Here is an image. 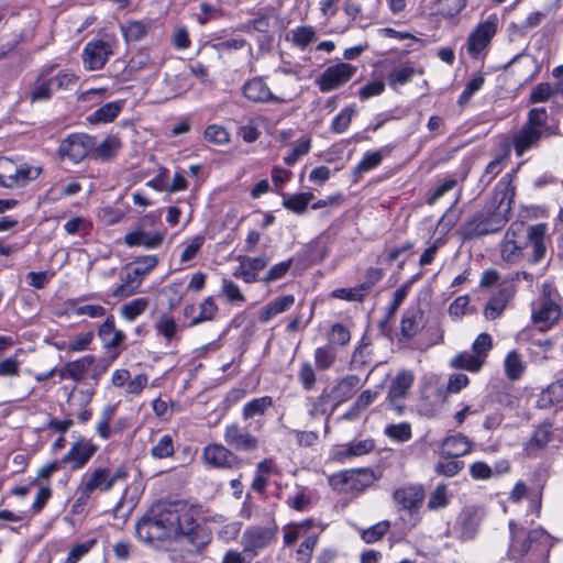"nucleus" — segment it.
Instances as JSON below:
<instances>
[{
	"instance_id": "obj_1",
	"label": "nucleus",
	"mask_w": 563,
	"mask_h": 563,
	"mask_svg": "<svg viewBox=\"0 0 563 563\" xmlns=\"http://www.w3.org/2000/svg\"><path fill=\"white\" fill-rule=\"evenodd\" d=\"M547 225L539 223L527 225L525 222H512L500 244L501 258L510 264L526 260L530 264L541 262L547 253Z\"/></svg>"
},
{
	"instance_id": "obj_2",
	"label": "nucleus",
	"mask_w": 563,
	"mask_h": 563,
	"mask_svg": "<svg viewBox=\"0 0 563 563\" xmlns=\"http://www.w3.org/2000/svg\"><path fill=\"white\" fill-rule=\"evenodd\" d=\"M511 542L508 549L510 560L519 563H545L554 540L543 528L539 527L525 533L515 521L509 522Z\"/></svg>"
},
{
	"instance_id": "obj_3",
	"label": "nucleus",
	"mask_w": 563,
	"mask_h": 563,
	"mask_svg": "<svg viewBox=\"0 0 563 563\" xmlns=\"http://www.w3.org/2000/svg\"><path fill=\"white\" fill-rule=\"evenodd\" d=\"M77 79V76L68 69L57 70L54 65L43 67L30 84L26 98L31 103L48 101L56 91L74 86Z\"/></svg>"
},
{
	"instance_id": "obj_4",
	"label": "nucleus",
	"mask_w": 563,
	"mask_h": 563,
	"mask_svg": "<svg viewBox=\"0 0 563 563\" xmlns=\"http://www.w3.org/2000/svg\"><path fill=\"white\" fill-rule=\"evenodd\" d=\"M173 509L153 507L135 527L137 538L146 543H154L175 538Z\"/></svg>"
},
{
	"instance_id": "obj_5",
	"label": "nucleus",
	"mask_w": 563,
	"mask_h": 563,
	"mask_svg": "<svg viewBox=\"0 0 563 563\" xmlns=\"http://www.w3.org/2000/svg\"><path fill=\"white\" fill-rule=\"evenodd\" d=\"M506 222L507 219L500 208L489 203L470 218L460 228L459 234L464 241L478 239L500 231Z\"/></svg>"
},
{
	"instance_id": "obj_6",
	"label": "nucleus",
	"mask_w": 563,
	"mask_h": 563,
	"mask_svg": "<svg viewBox=\"0 0 563 563\" xmlns=\"http://www.w3.org/2000/svg\"><path fill=\"white\" fill-rule=\"evenodd\" d=\"M561 314L560 295L549 285H543L541 296L531 302L532 324L542 332L549 331L558 323Z\"/></svg>"
},
{
	"instance_id": "obj_7",
	"label": "nucleus",
	"mask_w": 563,
	"mask_h": 563,
	"mask_svg": "<svg viewBox=\"0 0 563 563\" xmlns=\"http://www.w3.org/2000/svg\"><path fill=\"white\" fill-rule=\"evenodd\" d=\"M126 476L128 474L123 470L112 473L104 467H97L87 472L80 481L78 497L74 507L87 505L96 490L109 492L118 481L124 479Z\"/></svg>"
},
{
	"instance_id": "obj_8",
	"label": "nucleus",
	"mask_w": 563,
	"mask_h": 563,
	"mask_svg": "<svg viewBox=\"0 0 563 563\" xmlns=\"http://www.w3.org/2000/svg\"><path fill=\"white\" fill-rule=\"evenodd\" d=\"M375 481L374 472L368 468L344 471L329 477V485L341 494L360 495Z\"/></svg>"
},
{
	"instance_id": "obj_9",
	"label": "nucleus",
	"mask_w": 563,
	"mask_h": 563,
	"mask_svg": "<svg viewBox=\"0 0 563 563\" xmlns=\"http://www.w3.org/2000/svg\"><path fill=\"white\" fill-rule=\"evenodd\" d=\"M42 174V167L16 164L8 157H0V186L15 188L26 185Z\"/></svg>"
},
{
	"instance_id": "obj_10",
	"label": "nucleus",
	"mask_w": 563,
	"mask_h": 563,
	"mask_svg": "<svg viewBox=\"0 0 563 563\" xmlns=\"http://www.w3.org/2000/svg\"><path fill=\"white\" fill-rule=\"evenodd\" d=\"M278 528L276 525L262 527H247L241 538L243 553L247 556L255 558L261 551L266 549L277 537Z\"/></svg>"
},
{
	"instance_id": "obj_11",
	"label": "nucleus",
	"mask_w": 563,
	"mask_h": 563,
	"mask_svg": "<svg viewBox=\"0 0 563 563\" xmlns=\"http://www.w3.org/2000/svg\"><path fill=\"white\" fill-rule=\"evenodd\" d=\"M95 137L85 133H73L64 139L58 146L57 153L60 159L71 163L81 162L90 151L93 150Z\"/></svg>"
},
{
	"instance_id": "obj_12",
	"label": "nucleus",
	"mask_w": 563,
	"mask_h": 563,
	"mask_svg": "<svg viewBox=\"0 0 563 563\" xmlns=\"http://www.w3.org/2000/svg\"><path fill=\"white\" fill-rule=\"evenodd\" d=\"M424 489L420 484H407L397 488L393 494L395 504L407 511L412 520L411 526L419 521V510L424 500Z\"/></svg>"
},
{
	"instance_id": "obj_13",
	"label": "nucleus",
	"mask_w": 563,
	"mask_h": 563,
	"mask_svg": "<svg viewBox=\"0 0 563 563\" xmlns=\"http://www.w3.org/2000/svg\"><path fill=\"white\" fill-rule=\"evenodd\" d=\"M203 462L212 468L233 470L242 464L241 459L228 445L210 443L203 448Z\"/></svg>"
},
{
	"instance_id": "obj_14",
	"label": "nucleus",
	"mask_w": 563,
	"mask_h": 563,
	"mask_svg": "<svg viewBox=\"0 0 563 563\" xmlns=\"http://www.w3.org/2000/svg\"><path fill=\"white\" fill-rule=\"evenodd\" d=\"M223 440L234 452H254L260 448V439L238 422L224 428Z\"/></svg>"
},
{
	"instance_id": "obj_15",
	"label": "nucleus",
	"mask_w": 563,
	"mask_h": 563,
	"mask_svg": "<svg viewBox=\"0 0 563 563\" xmlns=\"http://www.w3.org/2000/svg\"><path fill=\"white\" fill-rule=\"evenodd\" d=\"M357 67L347 63H338L324 69L316 80L322 92H330L345 85L356 73Z\"/></svg>"
},
{
	"instance_id": "obj_16",
	"label": "nucleus",
	"mask_w": 563,
	"mask_h": 563,
	"mask_svg": "<svg viewBox=\"0 0 563 563\" xmlns=\"http://www.w3.org/2000/svg\"><path fill=\"white\" fill-rule=\"evenodd\" d=\"M496 20L495 16H489L470 33L465 47L471 57L478 58L487 48L497 31Z\"/></svg>"
},
{
	"instance_id": "obj_17",
	"label": "nucleus",
	"mask_w": 563,
	"mask_h": 563,
	"mask_svg": "<svg viewBox=\"0 0 563 563\" xmlns=\"http://www.w3.org/2000/svg\"><path fill=\"white\" fill-rule=\"evenodd\" d=\"M98 450L91 440L80 438L74 442L68 452L62 457L64 464H69L73 471L80 470L90 461Z\"/></svg>"
},
{
	"instance_id": "obj_18",
	"label": "nucleus",
	"mask_w": 563,
	"mask_h": 563,
	"mask_svg": "<svg viewBox=\"0 0 563 563\" xmlns=\"http://www.w3.org/2000/svg\"><path fill=\"white\" fill-rule=\"evenodd\" d=\"M113 54L112 44L108 41L97 40L87 43L84 49V64L90 70L101 69Z\"/></svg>"
},
{
	"instance_id": "obj_19",
	"label": "nucleus",
	"mask_w": 563,
	"mask_h": 563,
	"mask_svg": "<svg viewBox=\"0 0 563 563\" xmlns=\"http://www.w3.org/2000/svg\"><path fill=\"white\" fill-rule=\"evenodd\" d=\"M98 336L101 340L103 347L108 351H113L112 360H115L121 350L124 349L125 334L123 331L115 328L114 317L108 316L107 319L98 328Z\"/></svg>"
},
{
	"instance_id": "obj_20",
	"label": "nucleus",
	"mask_w": 563,
	"mask_h": 563,
	"mask_svg": "<svg viewBox=\"0 0 563 563\" xmlns=\"http://www.w3.org/2000/svg\"><path fill=\"white\" fill-rule=\"evenodd\" d=\"M556 439L559 442L562 441L561 438L554 434L553 424L544 421L534 429L530 439L525 443L523 450L528 456H537Z\"/></svg>"
},
{
	"instance_id": "obj_21",
	"label": "nucleus",
	"mask_w": 563,
	"mask_h": 563,
	"mask_svg": "<svg viewBox=\"0 0 563 563\" xmlns=\"http://www.w3.org/2000/svg\"><path fill=\"white\" fill-rule=\"evenodd\" d=\"M243 96L254 103H282L285 100L275 96L261 77L249 79L242 88Z\"/></svg>"
},
{
	"instance_id": "obj_22",
	"label": "nucleus",
	"mask_w": 563,
	"mask_h": 563,
	"mask_svg": "<svg viewBox=\"0 0 563 563\" xmlns=\"http://www.w3.org/2000/svg\"><path fill=\"white\" fill-rule=\"evenodd\" d=\"M239 266L234 269L233 276L241 278L246 284H253L258 280V274L263 271L269 258L266 256L250 257L245 255L238 256Z\"/></svg>"
},
{
	"instance_id": "obj_23",
	"label": "nucleus",
	"mask_w": 563,
	"mask_h": 563,
	"mask_svg": "<svg viewBox=\"0 0 563 563\" xmlns=\"http://www.w3.org/2000/svg\"><path fill=\"white\" fill-rule=\"evenodd\" d=\"M173 515L176 517L174 522L175 538H186L190 543L197 544L200 533V527L192 514L188 510L179 512L173 509Z\"/></svg>"
},
{
	"instance_id": "obj_24",
	"label": "nucleus",
	"mask_w": 563,
	"mask_h": 563,
	"mask_svg": "<svg viewBox=\"0 0 563 563\" xmlns=\"http://www.w3.org/2000/svg\"><path fill=\"white\" fill-rule=\"evenodd\" d=\"M426 324L424 312L420 305L409 307L401 319L400 333L406 339L417 335Z\"/></svg>"
},
{
	"instance_id": "obj_25",
	"label": "nucleus",
	"mask_w": 563,
	"mask_h": 563,
	"mask_svg": "<svg viewBox=\"0 0 563 563\" xmlns=\"http://www.w3.org/2000/svg\"><path fill=\"white\" fill-rule=\"evenodd\" d=\"M375 449V442L372 439H365L360 441H353L343 445H340L333 452V459L338 462H344L346 460L362 456L371 453Z\"/></svg>"
},
{
	"instance_id": "obj_26",
	"label": "nucleus",
	"mask_w": 563,
	"mask_h": 563,
	"mask_svg": "<svg viewBox=\"0 0 563 563\" xmlns=\"http://www.w3.org/2000/svg\"><path fill=\"white\" fill-rule=\"evenodd\" d=\"M164 236L165 232H146L143 229H135L125 234L124 243L129 247L157 249L163 243Z\"/></svg>"
},
{
	"instance_id": "obj_27",
	"label": "nucleus",
	"mask_w": 563,
	"mask_h": 563,
	"mask_svg": "<svg viewBox=\"0 0 563 563\" xmlns=\"http://www.w3.org/2000/svg\"><path fill=\"white\" fill-rule=\"evenodd\" d=\"M472 441L461 433L449 435L441 443L440 455L446 457L464 456L472 451Z\"/></svg>"
},
{
	"instance_id": "obj_28",
	"label": "nucleus",
	"mask_w": 563,
	"mask_h": 563,
	"mask_svg": "<svg viewBox=\"0 0 563 563\" xmlns=\"http://www.w3.org/2000/svg\"><path fill=\"white\" fill-rule=\"evenodd\" d=\"M95 364L93 355H85L75 361L67 362L59 371V376L63 379H73L77 383L85 379L90 366Z\"/></svg>"
},
{
	"instance_id": "obj_29",
	"label": "nucleus",
	"mask_w": 563,
	"mask_h": 563,
	"mask_svg": "<svg viewBox=\"0 0 563 563\" xmlns=\"http://www.w3.org/2000/svg\"><path fill=\"white\" fill-rule=\"evenodd\" d=\"M143 283V278L136 274L134 269L124 267L121 273V284H119L112 291L113 297L124 299L139 292Z\"/></svg>"
},
{
	"instance_id": "obj_30",
	"label": "nucleus",
	"mask_w": 563,
	"mask_h": 563,
	"mask_svg": "<svg viewBox=\"0 0 563 563\" xmlns=\"http://www.w3.org/2000/svg\"><path fill=\"white\" fill-rule=\"evenodd\" d=\"M541 137V133L522 125V128L512 136V146L516 155L522 156L526 152L536 147Z\"/></svg>"
},
{
	"instance_id": "obj_31",
	"label": "nucleus",
	"mask_w": 563,
	"mask_h": 563,
	"mask_svg": "<svg viewBox=\"0 0 563 563\" xmlns=\"http://www.w3.org/2000/svg\"><path fill=\"white\" fill-rule=\"evenodd\" d=\"M514 296V290L510 286L501 288L495 296H493L484 309V316L488 320L497 319L505 310L506 306Z\"/></svg>"
},
{
	"instance_id": "obj_32",
	"label": "nucleus",
	"mask_w": 563,
	"mask_h": 563,
	"mask_svg": "<svg viewBox=\"0 0 563 563\" xmlns=\"http://www.w3.org/2000/svg\"><path fill=\"white\" fill-rule=\"evenodd\" d=\"M122 147V143L118 136L109 135L98 145L95 144L90 151L91 157L100 162H109L113 159Z\"/></svg>"
},
{
	"instance_id": "obj_33",
	"label": "nucleus",
	"mask_w": 563,
	"mask_h": 563,
	"mask_svg": "<svg viewBox=\"0 0 563 563\" xmlns=\"http://www.w3.org/2000/svg\"><path fill=\"white\" fill-rule=\"evenodd\" d=\"M295 300L296 299L294 295H284L275 298L260 312L258 320L262 323H267L275 316L290 309L295 303Z\"/></svg>"
},
{
	"instance_id": "obj_34",
	"label": "nucleus",
	"mask_w": 563,
	"mask_h": 563,
	"mask_svg": "<svg viewBox=\"0 0 563 563\" xmlns=\"http://www.w3.org/2000/svg\"><path fill=\"white\" fill-rule=\"evenodd\" d=\"M124 100L108 102L95 110L87 120L92 124L112 122L124 107Z\"/></svg>"
},
{
	"instance_id": "obj_35",
	"label": "nucleus",
	"mask_w": 563,
	"mask_h": 563,
	"mask_svg": "<svg viewBox=\"0 0 563 563\" xmlns=\"http://www.w3.org/2000/svg\"><path fill=\"white\" fill-rule=\"evenodd\" d=\"M154 329L158 335H162L167 342L179 341L180 327L175 318L168 313L162 314L154 324Z\"/></svg>"
},
{
	"instance_id": "obj_36",
	"label": "nucleus",
	"mask_w": 563,
	"mask_h": 563,
	"mask_svg": "<svg viewBox=\"0 0 563 563\" xmlns=\"http://www.w3.org/2000/svg\"><path fill=\"white\" fill-rule=\"evenodd\" d=\"M481 357L468 351H463L450 361V366L455 369H465L471 373H478L484 366Z\"/></svg>"
},
{
	"instance_id": "obj_37",
	"label": "nucleus",
	"mask_w": 563,
	"mask_h": 563,
	"mask_svg": "<svg viewBox=\"0 0 563 563\" xmlns=\"http://www.w3.org/2000/svg\"><path fill=\"white\" fill-rule=\"evenodd\" d=\"M273 405L274 401L271 396L254 398L243 406L242 419L246 421L254 419L255 417H262L269 408L273 407Z\"/></svg>"
},
{
	"instance_id": "obj_38",
	"label": "nucleus",
	"mask_w": 563,
	"mask_h": 563,
	"mask_svg": "<svg viewBox=\"0 0 563 563\" xmlns=\"http://www.w3.org/2000/svg\"><path fill=\"white\" fill-rule=\"evenodd\" d=\"M563 402V376L550 384L539 396L537 406L548 408L551 405Z\"/></svg>"
},
{
	"instance_id": "obj_39",
	"label": "nucleus",
	"mask_w": 563,
	"mask_h": 563,
	"mask_svg": "<svg viewBox=\"0 0 563 563\" xmlns=\"http://www.w3.org/2000/svg\"><path fill=\"white\" fill-rule=\"evenodd\" d=\"M82 298L70 299L67 301L69 311L75 316H87L91 319H98L106 316L107 310L101 305H84Z\"/></svg>"
},
{
	"instance_id": "obj_40",
	"label": "nucleus",
	"mask_w": 563,
	"mask_h": 563,
	"mask_svg": "<svg viewBox=\"0 0 563 563\" xmlns=\"http://www.w3.org/2000/svg\"><path fill=\"white\" fill-rule=\"evenodd\" d=\"M413 383V375L410 372L397 374L389 388L388 398L391 402L402 399Z\"/></svg>"
},
{
	"instance_id": "obj_41",
	"label": "nucleus",
	"mask_w": 563,
	"mask_h": 563,
	"mask_svg": "<svg viewBox=\"0 0 563 563\" xmlns=\"http://www.w3.org/2000/svg\"><path fill=\"white\" fill-rule=\"evenodd\" d=\"M288 40L298 48L305 49L318 38L317 32L311 25L298 26L290 31Z\"/></svg>"
},
{
	"instance_id": "obj_42",
	"label": "nucleus",
	"mask_w": 563,
	"mask_h": 563,
	"mask_svg": "<svg viewBox=\"0 0 563 563\" xmlns=\"http://www.w3.org/2000/svg\"><path fill=\"white\" fill-rule=\"evenodd\" d=\"M378 395L379 393L377 390L366 389L362 391L345 413V417L350 420L356 419L361 412L376 401Z\"/></svg>"
},
{
	"instance_id": "obj_43",
	"label": "nucleus",
	"mask_w": 563,
	"mask_h": 563,
	"mask_svg": "<svg viewBox=\"0 0 563 563\" xmlns=\"http://www.w3.org/2000/svg\"><path fill=\"white\" fill-rule=\"evenodd\" d=\"M150 300L145 297L135 298L129 302H125L120 308V316L129 321H134L137 317L143 314L148 308Z\"/></svg>"
},
{
	"instance_id": "obj_44",
	"label": "nucleus",
	"mask_w": 563,
	"mask_h": 563,
	"mask_svg": "<svg viewBox=\"0 0 563 563\" xmlns=\"http://www.w3.org/2000/svg\"><path fill=\"white\" fill-rule=\"evenodd\" d=\"M504 366L507 377L511 380L519 379L526 368L525 362L517 351H511L507 354Z\"/></svg>"
},
{
	"instance_id": "obj_45",
	"label": "nucleus",
	"mask_w": 563,
	"mask_h": 563,
	"mask_svg": "<svg viewBox=\"0 0 563 563\" xmlns=\"http://www.w3.org/2000/svg\"><path fill=\"white\" fill-rule=\"evenodd\" d=\"M312 199V192L295 194L288 197H284L283 206L297 214H302L307 210V207Z\"/></svg>"
},
{
	"instance_id": "obj_46",
	"label": "nucleus",
	"mask_w": 563,
	"mask_h": 563,
	"mask_svg": "<svg viewBox=\"0 0 563 563\" xmlns=\"http://www.w3.org/2000/svg\"><path fill=\"white\" fill-rule=\"evenodd\" d=\"M313 356L316 367L319 371L331 368L336 361V352L334 347L329 344L317 347Z\"/></svg>"
},
{
	"instance_id": "obj_47",
	"label": "nucleus",
	"mask_w": 563,
	"mask_h": 563,
	"mask_svg": "<svg viewBox=\"0 0 563 563\" xmlns=\"http://www.w3.org/2000/svg\"><path fill=\"white\" fill-rule=\"evenodd\" d=\"M115 411L117 405L109 404L103 407L100 413L99 421L96 426V431L102 440H108L112 434L110 422L113 419Z\"/></svg>"
},
{
	"instance_id": "obj_48",
	"label": "nucleus",
	"mask_w": 563,
	"mask_h": 563,
	"mask_svg": "<svg viewBox=\"0 0 563 563\" xmlns=\"http://www.w3.org/2000/svg\"><path fill=\"white\" fill-rule=\"evenodd\" d=\"M464 468V462L456 457L441 456L434 465V472L438 475L453 477Z\"/></svg>"
},
{
	"instance_id": "obj_49",
	"label": "nucleus",
	"mask_w": 563,
	"mask_h": 563,
	"mask_svg": "<svg viewBox=\"0 0 563 563\" xmlns=\"http://www.w3.org/2000/svg\"><path fill=\"white\" fill-rule=\"evenodd\" d=\"M358 384V376L349 375L338 383V385L333 389V394L339 399V401H345L352 397Z\"/></svg>"
},
{
	"instance_id": "obj_50",
	"label": "nucleus",
	"mask_w": 563,
	"mask_h": 563,
	"mask_svg": "<svg viewBox=\"0 0 563 563\" xmlns=\"http://www.w3.org/2000/svg\"><path fill=\"white\" fill-rule=\"evenodd\" d=\"M451 495L445 484H439L431 492L428 499V508L430 510H439L445 508L450 504Z\"/></svg>"
},
{
	"instance_id": "obj_51",
	"label": "nucleus",
	"mask_w": 563,
	"mask_h": 563,
	"mask_svg": "<svg viewBox=\"0 0 563 563\" xmlns=\"http://www.w3.org/2000/svg\"><path fill=\"white\" fill-rule=\"evenodd\" d=\"M548 111L545 108H533L529 111L527 121L523 125L541 133L542 135L548 131L547 129Z\"/></svg>"
},
{
	"instance_id": "obj_52",
	"label": "nucleus",
	"mask_w": 563,
	"mask_h": 563,
	"mask_svg": "<svg viewBox=\"0 0 563 563\" xmlns=\"http://www.w3.org/2000/svg\"><path fill=\"white\" fill-rule=\"evenodd\" d=\"M218 313V306L212 296L203 299L199 305V314L190 321V325H197L199 323L211 321Z\"/></svg>"
},
{
	"instance_id": "obj_53",
	"label": "nucleus",
	"mask_w": 563,
	"mask_h": 563,
	"mask_svg": "<svg viewBox=\"0 0 563 563\" xmlns=\"http://www.w3.org/2000/svg\"><path fill=\"white\" fill-rule=\"evenodd\" d=\"M390 528L389 520L379 521L367 529L361 530V538L365 543H375L383 539Z\"/></svg>"
},
{
	"instance_id": "obj_54",
	"label": "nucleus",
	"mask_w": 563,
	"mask_h": 563,
	"mask_svg": "<svg viewBox=\"0 0 563 563\" xmlns=\"http://www.w3.org/2000/svg\"><path fill=\"white\" fill-rule=\"evenodd\" d=\"M121 32L126 42H136L145 36L147 24L142 21H129L121 24Z\"/></svg>"
},
{
	"instance_id": "obj_55",
	"label": "nucleus",
	"mask_w": 563,
	"mask_h": 563,
	"mask_svg": "<svg viewBox=\"0 0 563 563\" xmlns=\"http://www.w3.org/2000/svg\"><path fill=\"white\" fill-rule=\"evenodd\" d=\"M355 114L354 106L343 108L339 114H336L331 122V131L336 134H341L347 130L351 124L352 118Z\"/></svg>"
},
{
	"instance_id": "obj_56",
	"label": "nucleus",
	"mask_w": 563,
	"mask_h": 563,
	"mask_svg": "<svg viewBox=\"0 0 563 563\" xmlns=\"http://www.w3.org/2000/svg\"><path fill=\"white\" fill-rule=\"evenodd\" d=\"M413 75L415 69L412 66L402 65L399 67H395L388 76V84L390 87L396 89L398 86L409 82L412 79Z\"/></svg>"
},
{
	"instance_id": "obj_57",
	"label": "nucleus",
	"mask_w": 563,
	"mask_h": 563,
	"mask_svg": "<svg viewBox=\"0 0 563 563\" xmlns=\"http://www.w3.org/2000/svg\"><path fill=\"white\" fill-rule=\"evenodd\" d=\"M385 434L393 441L407 442L411 439L412 430L408 422H400L395 424H388L385 428Z\"/></svg>"
},
{
	"instance_id": "obj_58",
	"label": "nucleus",
	"mask_w": 563,
	"mask_h": 563,
	"mask_svg": "<svg viewBox=\"0 0 563 563\" xmlns=\"http://www.w3.org/2000/svg\"><path fill=\"white\" fill-rule=\"evenodd\" d=\"M158 264V258L156 255H143L136 257L132 263L126 266L131 269H134L139 276L144 279V276L147 275L152 269L156 267Z\"/></svg>"
},
{
	"instance_id": "obj_59",
	"label": "nucleus",
	"mask_w": 563,
	"mask_h": 563,
	"mask_svg": "<svg viewBox=\"0 0 563 563\" xmlns=\"http://www.w3.org/2000/svg\"><path fill=\"white\" fill-rule=\"evenodd\" d=\"M207 142L216 145H224L230 142V134L227 129L220 124L208 125L203 132Z\"/></svg>"
},
{
	"instance_id": "obj_60",
	"label": "nucleus",
	"mask_w": 563,
	"mask_h": 563,
	"mask_svg": "<svg viewBox=\"0 0 563 563\" xmlns=\"http://www.w3.org/2000/svg\"><path fill=\"white\" fill-rule=\"evenodd\" d=\"M466 5V0H437L435 12L444 18L459 14Z\"/></svg>"
},
{
	"instance_id": "obj_61",
	"label": "nucleus",
	"mask_w": 563,
	"mask_h": 563,
	"mask_svg": "<svg viewBox=\"0 0 563 563\" xmlns=\"http://www.w3.org/2000/svg\"><path fill=\"white\" fill-rule=\"evenodd\" d=\"M384 155V150L366 153L355 167V173L363 174L376 168L382 163Z\"/></svg>"
},
{
	"instance_id": "obj_62",
	"label": "nucleus",
	"mask_w": 563,
	"mask_h": 563,
	"mask_svg": "<svg viewBox=\"0 0 563 563\" xmlns=\"http://www.w3.org/2000/svg\"><path fill=\"white\" fill-rule=\"evenodd\" d=\"M93 339L95 333L92 331L76 334L67 342L66 351L68 353H75L89 350Z\"/></svg>"
},
{
	"instance_id": "obj_63",
	"label": "nucleus",
	"mask_w": 563,
	"mask_h": 563,
	"mask_svg": "<svg viewBox=\"0 0 563 563\" xmlns=\"http://www.w3.org/2000/svg\"><path fill=\"white\" fill-rule=\"evenodd\" d=\"M174 441L169 434L163 435L151 449V455L157 460L169 457L174 454Z\"/></svg>"
},
{
	"instance_id": "obj_64",
	"label": "nucleus",
	"mask_w": 563,
	"mask_h": 563,
	"mask_svg": "<svg viewBox=\"0 0 563 563\" xmlns=\"http://www.w3.org/2000/svg\"><path fill=\"white\" fill-rule=\"evenodd\" d=\"M493 349L492 336L483 332L477 335L472 344V353L481 357L482 362H486L489 351Z\"/></svg>"
}]
</instances>
